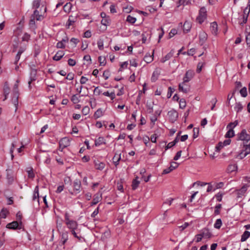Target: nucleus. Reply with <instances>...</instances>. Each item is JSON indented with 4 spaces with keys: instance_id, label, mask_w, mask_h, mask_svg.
Returning a JSON list of instances; mask_svg holds the SVG:
<instances>
[{
    "instance_id": "f257e3e1",
    "label": "nucleus",
    "mask_w": 250,
    "mask_h": 250,
    "mask_svg": "<svg viewBox=\"0 0 250 250\" xmlns=\"http://www.w3.org/2000/svg\"><path fill=\"white\" fill-rule=\"evenodd\" d=\"M207 10L205 7H202L199 10V16L197 18V21L201 24L207 18Z\"/></svg>"
},
{
    "instance_id": "f03ea898",
    "label": "nucleus",
    "mask_w": 250,
    "mask_h": 250,
    "mask_svg": "<svg viewBox=\"0 0 250 250\" xmlns=\"http://www.w3.org/2000/svg\"><path fill=\"white\" fill-rule=\"evenodd\" d=\"M238 140L248 143L250 140V135L247 133L246 129H243L238 135Z\"/></svg>"
},
{
    "instance_id": "7ed1b4c3",
    "label": "nucleus",
    "mask_w": 250,
    "mask_h": 250,
    "mask_svg": "<svg viewBox=\"0 0 250 250\" xmlns=\"http://www.w3.org/2000/svg\"><path fill=\"white\" fill-rule=\"evenodd\" d=\"M22 223L21 221L20 223H18L17 221H13L11 223H8L6 225V228L9 229H21Z\"/></svg>"
},
{
    "instance_id": "20e7f679",
    "label": "nucleus",
    "mask_w": 250,
    "mask_h": 250,
    "mask_svg": "<svg viewBox=\"0 0 250 250\" xmlns=\"http://www.w3.org/2000/svg\"><path fill=\"white\" fill-rule=\"evenodd\" d=\"M70 145V140L68 138L64 137L62 138L59 142L60 149L62 151L63 149Z\"/></svg>"
},
{
    "instance_id": "39448f33",
    "label": "nucleus",
    "mask_w": 250,
    "mask_h": 250,
    "mask_svg": "<svg viewBox=\"0 0 250 250\" xmlns=\"http://www.w3.org/2000/svg\"><path fill=\"white\" fill-rule=\"evenodd\" d=\"M167 115L168 116L170 121L171 123H174L175 121L177 120L178 118V113L176 110L172 109L170 111H168Z\"/></svg>"
},
{
    "instance_id": "423d86ee",
    "label": "nucleus",
    "mask_w": 250,
    "mask_h": 250,
    "mask_svg": "<svg viewBox=\"0 0 250 250\" xmlns=\"http://www.w3.org/2000/svg\"><path fill=\"white\" fill-rule=\"evenodd\" d=\"M194 75L193 71L191 70H188L186 72L185 76L183 78V84H185L186 83L188 82L191 80Z\"/></svg>"
},
{
    "instance_id": "0eeeda50",
    "label": "nucleus",
    "mask_w": 250,
    "mask_h": 250,
    "mask_svg": "<svg viewBox=\"0 0 250 250\" xmlns=\"http://www.w3.org/2000/svg\"><path fill=\"white\" fill-rule=\"evenodd\" d=\"M179 166V164L175 162H172L170 164V166L169 167L165 169L163 171V174H166L169 173L170 172L172 171L173 169L177 168Z\"/></svg>"
},
{
    "instance_id": "6e6552de",
    "label": "nucleus",
    "mask_w": 250,
    "mask_h": 250,
    "mask_svg": "<svg viewBox=\"0 0 250 250\" xmlns=\"http://www.w3.org/2000/svg\"><path fill=\"white\" fill-rule=\"evenodd\" d=\"M6 178L8 184H11L13 183L14 181V172L12 170H6Z\"/></svg>"
},
{
    "instance_id": "1a4fd4ad",
    "label": "nucleus",
    "mask_w": 250,
    "mask_h": 250,
    "mask_svg": "<svg viewBox=\"0 0 250 250\" xmlns=\"http://www.w3.org/2000/svg\"><path fill=\"white\" fill-rule=\"evenodd\" d=\"M66 225L67 228L71 230H76L77 229L78 224L75 221L72 220L71 221L66 222Z\"/></svg>"
},
{
    "instance_id": "9d476101",
    "label": "nucleus",
    "mask_w": 250,
    "mask_h": 250,
    "mask_svg": "<svg viewBox=\"0 0 250 250\" xmlns=\"http://www.w3.org/2000/svg\"><path fill=\"white\" fill-rule=\"evenodd\" d=\"M36 70L34 69H31L30 76V81L28 82V86L30 88H31V84L32 82L36 80Z\"/></svg>"
},
{
    "instance_id": "9b49d317",
    "label": "nucleus",
    "mask_w": 250,
    "mask_h": 250,
    "mask_svg": "<svg viewBox=\"0 0 250 250\" xmlns=\"http://www.w3.org/2000/svg\"><path fill=\"white\" fill-rule=\"evenodd\" d=\"M190 90L189 86L186 84H183V83L179 84V90L182 91L185 93H187Z\"/></svg>"
},
{
    "instance_id": "f8f14e48",
    "label": "nucleus",
    "mask_w": 250,
    "mask_h": 250,
    "mask_svg": "<svg viewBox=\"0 0 250 250\" xmlns=\"http://www.w3.org/2000/svg\"><path fill=\"white\" fill-rule=\"evenodd\" d=\"M248 187L247 185H245L240 189L236 190L238 198L241 197L245 193L247 190Z\"/></svg>"
},
{
    "instance_id": "ddd939ff",
    "label": "nucleus",
    "mask_w": 250,
    "mask_h": 250,
    "mask_svg": "<svg viewBox=\"0 0 250 250\" xmlns=\"http://www.w3.org/2000/svg\"><path fill=\"white\" fill-rule=\"evenodd\" d=\"M81 187V182L80 180L76 179L73 182L74 190L80 192Z\"/></svg>"
},
{
    "instance_id": "4468645a",
    "label": "nucleus",
    "mask_w": 250,
    "mask_h": 250,
    "mask_svg": "<svg viewBox=\"0 0 250 250\" xmlns=\"http://www.w3.org/2000/svg\"><path fill=\"white\" fill-rule=\"evenodd\" d=\"M10 92V88L8 85L7 82L4 83L3 87V94L4 95V98L3 101H5L7 99V96Z\"/></svg>"
},
{
    "instance_id": "2eb2a0df",
    "label": "nucleus",
    "mask_w": 250,
    "mask_h": 250,
    "mask_svg": "<svg viewBox=\"0 0 250 250\" xmlns=\"http://www.w3.org/2000/svg\"><path fill=\"white\" fill-rule=\"evenodd\" d=\"M201 233L204 238H210L212 236V234L209 231V229L207 228L203 229Z\"/></svg>"
},
{
    "instance_id": "dca6fc26",
    "label": "nucleus",
    "mask_w": 250,
    "mask_h": 250,
    "mask_svg": "<svg viewBox=\"0 0 250 250\" xmlns=\"http://www.w3.org/2000/svg\"><path fill=\"white\" fill-rule=\"evenodd\" d=\"M210 30L213 34L215 35H217L218 31V25L216 22H213L211 23Z\"/></svg>"
},
{
    "instance_id": "f3484780",
    "label": "nucleus",
    "mask_w": 250,
    "mask_h": 250,
    "mask_svg": "<svg viewBox=\"0 0 250 250\" xmlns=\"http://www.w3.org/2000/svg\"><path fill=\"white\" fill-rule=\"evenodd\" d=\"M64 55V53L63 51L59 50L53 57V59L56 61H60Z\"/></svg>"
},
{
    "instance_id": "a211bd4d",
    "label": "nucleus",
    "mask_w": 250,
    "mask_h": 250,
    "mask_svg": "<svg viewBox=\"0 0 250 250\" xmlns=\"http://www.w3.org/2000/svg\"><path fill=\"white\" fill-rule=\"evenodd\" d=\"M174 53V50L173 49L171 50L167 54L161 59V62L164 63L167 61L169 60L173 56Z\"/></svg>"
},
{
    "instance_id": "6ab92c4d",
    "label": "nucleus",
    "mask_w": 250,
    "mask_h": 250,
    "mask_svg": "<svg viewBox=\"0 0 250 250\" xmlns=\"http://www.w3.org/2000/svg\"><path fill=\"white\" fill-rule=\"evenodd\" d=\"M207 39V34L204 32H201L199 34V42L201 45Z\"/></svg>"
},
{
    "instance_id": "aec40b11",
    "label": "nucleus",
    "mask_w": 250,
    "mask_h": 250,
    "mask_svg": "<svg viewBox=\"0 0 250 250\" xmlns=\"http://www.w3.org/2000/svg\"><path fill=\"white\" fill-rule=\"evenodd\" d=\"M25 49L23 47H20L19 49L18 53L17 54L15 57V61L14 62V64H17L18 61H19L21 54L25 51Z\"/></svg>"
},
{
    "instance_id": "412c9836",
    "label": "nucleus",
    "mask_w": 250,
    "mask_h": 250,
    "mask_svg": "<svg viewBox=\"0 0 250 250\" xmlns=\"http://www.w3.org/2000/svg\"><path fill=\"white\" fill-rule=\"evenodd\" d=\"M191 27V24L189 21H186L183 25V31L185 33L188 32Z\"/></svg>"
},
{
    "instance_id": "4be33fe9",
    "label": "nucleus",
    "mask_w": 250,
    "mask_h": 250,
    "mask_svg": "<svg viewBox=\"0 0 250 250\" xmlns=\"http://www.w3.org/2000/svg\"><path fill=\"white\" fill-rule=\"evenodd\" d=\"M102 197L101 195L97 194L94 196L92 202L91 203V206L97 204L101 200Z\"/></svg>"
},
{
    "instance_id": "5701e85b",
    "label": "nucleus",
    "mask_w": 250,
    "mask_h": 250,
    "mask_svg": "<svg viewBox=\"0 0 250 250\" xmlns=\"http://www.w3.org/2000/svg\"><path fill=\"white\" fill-rule=\"evenodd\" d=\"M68 239V232H63L61 235V242L62 245H64Z\"/></svg>"
},
{
    "instance_id": "b1692460",
    "label": "nucleus",
    "mask_w": 250,
    "mask_h": 250,
    "mask_svg": "<svg viewBox=\"0 0 250 250\" xmlns=\"http://www.w3.org/2000/svg\"><path fill=\"white\" fill-rule=\"evenodd\" d=\"M250 236V232L246 230L241 236V241H245Z\"/></svg>"
},
{
    "instance_id": "393cba45",
    "label": "nucleus",
    "mask_w": 250,
    "mask_h": 250,
    "mask_svg": "<svg viewBox=\"0 0 250 250\" xmlns=\"http://www.w3.org/2000/svg\"><path fill=\"white\" fill-rule=\"evenodd\" d=\"M153 60V55H150L149 53L146 54L144 58V60L147 63L151 62Z\"/></svg>"
},
{
    "instance_id": "a878e982",
    "label": "nucleus",
    "mask_w": 250,
    "mask_h": 250,
    "mask_svg": "<svg viewBox=\"0 0 250 250\" xmlns=\"http://www.w3.org/2000/svg\"><path fill=\"white\" fill-rule=\"evenodd\" d=\"M138 178V177H137L136 179H134L132 181V188L133 190H135L138 187L140 184V181L137 180Z\"/></svg>"
},
{
    "instance_id": "bb28decb",
    "label": "nucleus",
    "mask_w": 250,
    "mask_h": 250,
    "mask_svg": "<svg viewBox=\"0 0 250 250\" xmlns=\"http://www.w3.org/2000/svg\"><path fill=\"white\" fill-rule=\"evenodd\" d=\"M103 144H105L104 139V137H100L95 140V144L96 146H100Z\"/></svg>"
},
{
    "instance_id": "cd10ccee",
    "label": "nucleus",
    "mask_w": 250,
    "mask_h": 250,
    "mask_svg": "<svg viewBox=\"0 0 250 250\" xmlns=\"http://www.w3.org/2000/svg\"><path fill=\"white\" fill-rule=\"evenodd\" d=\"M39 187L38 186H36L35 187L34 191V195L33 196V200L34 201L36 199H38V202H39Z\"/></svg>"
},
{
    "instance_id": "c85d7f7f",
    "label": "nucleus",
    "mask_w": 250,
    "mask_h": 250,
    "mask_svg": "<svg viewBox=\"0 0 250 250\" xmlns=\"http://www.w3.org/2000/svg\"><path fill=\"white\" fill-rule=\"evenodd\" d=\"M234 135V132L233 129H232V128H229V130L227 131L225 136L226 138H230L233 137Z\"/></svg>"
},
{
    "instance_id": "c756f323",
    "label": "nucleus",
    "mask_w": 250,
    "mask_h": 250,
    "mask_svg": "<svg viewBox=\"0 0 250 250\" xmlns=\"http://www.w3.org/2000/svg\"><path fill=\"white\" fill-rule=\"evenodd\" d=\"M237 169V166L236 164L229 165L227 168L229 172L235 171Z\"/></svg>"
},
{
    "instance_id": "7c9ffc66",
    "label": "nucleus",
    "mask_w": 250,
    "mask_h": 250,
    "mask_svg": "<svg viewBox=\"0 0 250 250\" xmlns=\"http://www.w3.org/2000/svg\"><path fill=\"white\" fill-rule=\"evenodd\" d=\"M95 166L96 169L102 170L105 167V164L103 162H96L95 164Z\"/></svg>"
},
{
    "instance_id": "2f4dec72",
    "label": "nucleus",
    "mask_w": 250,
    "mask_h": 250,
    "mask_svg": "<svg viewBox=\"0 0 250 250\" xmlns=\"http://www.w3.org/2000/svg\"><path fill=\"white\" fill-rule=\"evenodd\" d=\"M103 113L101 108L98 109L94 113V117L95 119H98L103 116Z\"/></svg>"
},
{
    "instance_id": "473e14b6",
    "label": "nucleus",
    "mask_w": 250,
    "mask_h": 250,
    "mask_svg": "<svg viewBox=\"0 0 250 250\" xmlns=\"http://www.w3.org/2000/svg\"><path fill=\"white\" fill-rule=\"evenodd\" d=\"M32 16H34L35 18H36L37 21H40L42 20V16L39 14V12L37 10H35L34 11V13Z\"/></svg>"
},
{
    "instance_id": "72a5a7b5",
    "label": "nucleus",
    "mask_w": 250,
    "mask_h": 250,
    "mask_svg": "<svg viewBox=\"0 0 250 250\" xmlns=\"http://www.w3.org/2000/svg\"><path fill=\"white\" fill-rule=\"evenodd\" d=\"M222 225V220L221 219H218L216 220L214 227L217 229H219Z\"/></svg>"
},
{
    "instance_id": "f704fd0d",
    "label": "nucleus",
    "mask_w": 250,
    "mask_h": 250,
    "mask_svg": "<svg viewBox=\"0 0 250 250\" xmlns=\"http://www.w3.org/2000/svg\"><path fill=\"white\" fill-rule=\"evenodd\" d=\"M104 95L110 97L111 100H113L115 98V94L114 92L109 93L108 91H106L103 93Z\"/></svg>"
},
{
    "instance_id": "c9c22d12",
    "label": "nucleus",
    "mask_w": 250,
    "mask_h": 250,
    "mask_svg": "<svg viewBox=\"0 0 250 250\" xmlns=\"http://www.w3.org/2000/svg\"><path fill=\"white\" fill-rule=\"evenodd\" d=\"M110 22V20L108 17L103 19L101 21V24L105 26L109 25Z\"/></svg>"
},
{
    "instance_id": "e433bc0d",
    "label": "nucleus",
    "mask_w": 250,
    "mask_h": 250,
    "mask_svg": "<svg viewBox=\"0 0 250 250\" xmlns=\"http://www.w3.org/2000/svg\"><path fill=\"white\" fill-rule=\"evenodd\" d=\"M98 61L100 62V65L102 66H104L106 64V60L104 57H103L102 56H99L98 58Z\"/></svg>"
},
{
    "instance_id": "4c0bfd02",
    "label": "nucleus",
    "mask_w": 250,
    "mask_h": 250,
    "mask_svg": "<svg viewBox=\"0 0 250 250\" xmlns=\"http://www.w3.org/2000/svg\"><path fill=\"white\" fill-rule=\"evenodd\" d=\"M126 21L130 23H134L136 21V19L134 17L128 15L126 18Z\"/></svg>"
},
{
    "instance_id": "58836bf2",
    "label": "nucleus",
    "mask_w": 250,
    "mask_h": 250,
    "mask_svg": "<svg viewBox=\"0 0 250 250\" xmlns=\"http://www.w3.org/2000/svg\"><path fill=\"white\" fill-rule=\"evenodd\" d=\"M238 124V122L237 121H235L234 122H231L227 125V128H232V129L233 128H234Z\"/></svg>"
},
{
    "instance_id": "ea45409f",
    "label": "nucleus",
    "mask_w": 250,
    "mask_h": 250,
    "mask_svg": "<svg viewBox=\"0 0 250 250\" xmlns=\"http://www.w3.org/2000/svg\"><path fill=\"white\" fill-rule=\"evenodd\" d=\"M186 106V102L184 99H181L179 101L180 108L183 109Z\"/></svg>"
},
{
    "instance_id": "a19ab883",
    "label": "nucleus",
    "mask_w": 250,
    "mask_h": 250,
    "mask_svg": "<svg viewBox=\"0 0 250 250\" xmlns=\"http://www.w3.org/2000/svg\"><path fill=\"white\" fill-rule=\"evenodd\" d=\"M241 95L243 97H246L247 96V90L246 87H243L240 91Z\"/></svg>"
},
{
    "instance_id": "79ce46f5",
    "label": "nucleus",
    "mask_w": 250,
    "mask_h": 250,
    "mask_svg": "<svg viewBox=\"0 0 250 250\" xmlns=\"http://www.w3.org/2000/svg\"><path fill=\"white\" fill-rule=\"evenodd\" d=\"M19 83V81L18 80L16 81V83H15L13 87V92L15 93V95H18V83Z\"/></svg>"
},
{
    "instance_id": "37998d69",
    "label": "nucleus",
    "mask_w": 250,
    "mask_h": 250,
    "mask_svg": "<svg viewBox=\"0 0 250 250\" xmlns=\"http://www.w3.org/2000/svg\"><path fill=\"white\" fill-rule=\"evenodd\" d=\"M12 102L13 104L15 105L16 110L17 108V106L18 105V95H15L14 97L12 99Z\"/></svg>"
},
{
    "instance_id": "c03bdc74",
    "label": "nucleus",
    "mask_w": 250,
    "mask_h": 250,
    "mask_svg": "<svg viewBox=\"0 0 250 250\" xmlns=\"http://www.w3.org/2000/svg\"><path fill=\"white\" fill-rule=\"evenodd\" d=\"M90 111L89 107L88 106H85L83 107L82 112L83 115H87Z\"/></svg>"
},
{
    "instance_id": "a18cd8bd",
    "label": "nucleus",
    "mask_w": 250,
    "mask_h": 250,
    "mask_svg": "<svg viewBox=\"0 0 250 250\" xmlns=\"http://www.w3.org/2000/svg\"><path fill=\"white\" fill-rule=\"evenodd\" d=\"M242 108H243V106L240 103H237L236 104L235 109L237 112H238L241 111Z\"/></svg>"
},
{
    "instance_id": "49530a36",
    "label": "nucleus",
    "mask_w": 250,
    "mask_h": 250,
    "mask_svg": "<svg viewBox=\"0 0 250 250\" xmlns=\"http://www.w3.org/2000/svg\"><path fill=\"white\" fill-rule=\"evenodd\" d=\"M41 0H34L33 2V7L38 8L40 6Z\"/></svg>"
},
{
    "instance_id": "de8ad7c7",
    "label": "nucleus",
    "mask_w": 250,
    "mask_h": 250,
    "mask_svg": "<svg viewBox=\"0 0 250 250\" xmlns=\"http://www.w3.org/2000/svg\"><path fill=\"white\" fill-rule=\"evenodd\" d=\"M8 211L6 209H2L0 213V218H5L7 216Z\"/></svg>"
},
{
    "instance_id": "09e8293b",
    "label": "nucleus",
    "mask_w": 250,
    "mask_h": 250,
    "mask_svg": "<svg viewBox=\"0 0 250 250\" xmlns=\"http://www.w3.org/2000/svg\"><path fill=\"white\" fill-rule=\"evenodd\" d=\"M222 205L221 204H218L216 205L215 207V210H214V214L215 215H218L220 213V210L219 209L221 208Z\"/></svg>"
},
{
    "instance_id": "8fccbe9b",
    "label": "nucleus",
    "mask_w": 250,
    "mask_h": 250,
    "mask_svg": "<svg viewBox=\"0 0 250 250\" xmlns=\"http://www.w3.org/2000/svg\"><path fill=\"white\" fill-rule=\"evenodd\" d=\"M224 146L223 143L219 142L215 147L216 151H219Z\"/></svg>"
},
{
    "instance_id": "3c124183",
    "label": "nucleus",
    "mask_w": 250,
    "mask_h": 250,
    "mask_svg": "<svg viewBox=\"0 0 250 250\" xmlns=\"http://www.w3.org/2000/svg\"><path fill=\"white\" fill-rule=\"evenodd\" d=\"M193 138L194 139L196 138L199 135V129L198 128H194L193 130Z\"/></svg>"
},
{
    "instance_id": "603ef678",
    "label": "nucleus",
    "mask_w": 250,
    "mask_h": 250,
    "mask_svg": "<svg viewBox=\"0 0 250 250\" xmlns=\"http://www.w3.org/2000/svg\"><path fill=\"white\" fill-rule=\"evenodd\" d=\"M71 100L74 104H77L79 102V98L76 95H73Z\"/></svg>"
},
{
    "instance_id": "864d4df0",
    "label": "nucleus",
    "mask_w": 250,
    "mask_h": 250,
    "mask_svg": "<svg viewBox=\"0 0 250 250\" xmlns=\"http://www.w3.org/2000/svg\"><path fill=\"white\" fill-rule=\"evenodd\" d=\"M98 48L100 50H103L104 49V42L101 40H99L97 42Z\"/></svg>"
},
{
    "instance_id": "5fc2aeb1",
    "label": "nucleus",
    "mask_w": 250,
    "mask_h": 250,
    "mask_svg": "<svg viewBox=\"0 0 250 250\" xmlns=\"http://www.w3.org/2000/svg\"><path fill=\"white\" fill-rule=\"evenodd\" d=\"M174 91L175 89L174 88H172L171 87H168V90L167 94V97L168 98H169L171 96L172 94L174 92Z\"/></svg>"
},
{
    "instance_id": "6e6d98bb",
    "label": "nucleus",
    "mask_w": 250,
    "mask_h": 250,
    "mask_svg": "<svg viewBox=\"0 0 250 250\" xmlns=\"http://www.w3.org/2000/svg\"><path fill=\"white\" fill-rule=\"evenodd\" d=\"M72 7V5L70 3H67L63 7L64 11H66L67 10L69 12L71 8Z\"/></svg>"
},
{
    "instance_id": "4d7b16f0",
    "label": "nucleus",
    "mask_w": 250,
    "mask_h": 250,
    "mask_svg": "<svg viewBox=\"0 0 250 250\" xmlns=\"http://www.w3.org/2000/svg\"><path fill=\"white\" fill-rule=\"evenodd\" d=\"M204 63L203 62H199L197 64V68L196 71L197 73H200L202 70V67L204 65Z\"/></svg>"
},
{
    "instance_id": "13d9d810",
    "label": "nucleus",
    "mask_w": 250,
    "mask_h": 250,
    "mask_svg": "<svg viewBox=\"0 0 250 250\" xmlns=\"http://www.w3.org/2000/svg\"><path fill=\"white\" fill-rule=\"evenodd\" d=\"M28 176L30 178H33L35 177V174L33 172V170L32 168H31L30 170H27Z\"/></svg>"
},
{
    "instance_id": "bf43d9fd",
    "label": "nucleus",
    "mask_w": 250,
    "mask_h": 250,
    "mask_svg": "<svg viewBox=\"0 0 250 250\" xmlns=\"http://www.w3.org/2000/svg\"><path fill=\"white\" fill-rule=\"evenodd\" d=\"M250 32L246 35V41L248 45L250 46V27L249 28Z\"/></svg>"
},
{
    "instance_id": "052dcab7",
    "label": "nucleus",
    "mask_w": 250,
    "mask_h": 250,
    "mask_svg": "<svg viewBox=\"0 0 250 250\" xmlns=\"http://www.w3.org/2000/svg\"><path fill=\"white\" fill-rule=\"evenodd\" d=\"M121 159V156H119V157L116 158V156H114L113 158V162L116 166H117L119 164V162Z\"/></svg>"
},
{
    "instance_id": "680f3d73",
    "label": "nucleus",
    "mask_w": 250,
    "mask_h": 250,
    "mask_svg": "<svg viewBox=\"0 0 250 250\" xmlns=\"http://www.w3.org/2000/svg\"><path fill=\"white\" fill-rule=\"evenodd\" d=\"M76 62L75 60H74L72 59H69L68 60V64H69V65H70L71 66H74L76 64Z\"/></svg>"
},
{
    "instance_id": "e2e57ef3",
    "label": "nucleus",
    "mask_w": 250,
    "mask_h": 250,
    "mask_svg": "<svg viewBox=\"0 0 250 250\" xmlns=\"http://www.w3.org/2000/svg\"><path fill=\"white\" fill-rule=\"evenodd\" d=\"M109 71L108 70H105L103 73V77L104 78L105 80L108 79L109 77Z\"/></svg>"
},
{
    "instance_id": "0e129e2a",
    "label": "nucleus",
    "mask_w": 250,
    "mask_h": 250,
    "mask_svg": "<svg viewBox=\"0 0 250 250\" xmlns=\"http://www.w3.org/2000/svg\"><path fill=\"white\" fill-rule=\"evenodd\" d=\"M56 47L57 48H64L65 45L63 42L60 41L57 43Z\"/></svg>"
},
{
    "instance_id": "69168bd1",
    "label": "nucleus",
    "mask_w": 250,
    "mask_h": 250,
    "mask_svg": "<svg viewBox=\"0 0 250 250\" xmlns=\"http://www.w3.org/2000/svg\"><path fill=\"white\" fill-rule=\"evenodd\" d=\"M177 33V31L175 29H172L171 30L170 33H169V38L172 37L174 35H176Z\"/></svg>"
},
{
    "instance_id": "338daca9",
    "label": "nucleus",
    "mask_w": 250,
    "mask_h": 250,
    "mask_svg": "<svg viewBox=\"0 0 250 250\" xmlns=\"http://www.w3.org/2000/svg\"><path fill=\"white\" fill-rule=\"evenodd\" d=\"M76 230H71V233L74 235V236L78 239L79 240L81 241V239H82V237L81 236H79L78 235H77V233L75 231Z\"/></svg>"
},
{
    "instance_id": "774afa93",
    "label": "nucleus",
    "mask_w": 250,
    "mask_h": 250,
    "mask_svg": "<svg viewBox=\"0 0 250 250\" xmlns=\"http://www.w3.org/2000/svg\"><path fill=\"white\" fill-rule=\"evenodd\" d=\"M182 153V150H180L177 152L175 156H174L173 159L175 161H176L179 159V158L181 157Z\"/></svg>"
}]
</instances>
